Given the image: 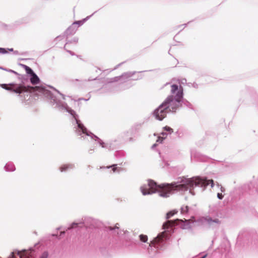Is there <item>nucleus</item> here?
<instances>
[{
  "label": "nucleus",
  "instance_id": "obj_1",
  "mask_svg": "<svg viewBox=\"0 0 258 258\" xmlns=\"http://www.w3.org/2000/svg\"><path fill=\"white\" fill-rule=\"evenodd\" d=\"M210 184L212 187H213L214 181L212 179L207 180L200 177L190 178L183 177L179 178L176 182L160 185H157L154 181L150 180L148 181L149 187L142 186L141 191L144 195L158 192L161 197L166 198L169 197L173 190H187L189 187H192L194 185L206 187Z\"/></svg>",
  "mask_w": 258,
  "mask_h": 258
},
{
  "label": "nucleus",
  "instance_id": "obj_2",
  "mask_svg": "<svg viewBox=\"0 0 258 258\" xmlns=\"http://www.w3.org/2000/svg\"><path fill=\"white\" fill-rule=\"evenodd\" d=\"M171 92L172 94L175 95V97H174L173 96H169L162 104L168 111H170L174 112L179 107L180 100L182 98V88L181 86L178 88L177 85H172Z\"/></svg>",
  "mask_w": 258,
  "mask_h": 258
},
{
  "label": "nucleus",
  "instance_id": "obj_3",
  "mask_svg": "<svg viewBox=\"0 0 258 258\" xmlns=\"http://www.w3.org/2000/svg\"><path fill=\"white\" fill-rule=\"evenodd\" d=\"M31 89H32V88L30 87L26 88L24 86H20L15 88H12L11 91L19 94L23 93L24 100H26V103L28 104L31 102V98L32 97V94L30 90Z\"/></svg>",
  "mask_w": 258,
  "mask_h": 258
},
{
  "label": "nucleus",
  "instance_id": "obj_4",
  "mask_svg": "<svg viewBox=\"0 0 258 258\" xmlns=\"http://www.w3.org/2000/svg\"><path fill=\"white\" fill-rule=\"evenodd\" d=\"M33 98L36 96L41 97H48L50 95V92L42 86H33Z\"/></svg>",
  "mask_w": 258,
  "mask_h": 258
},
{
  "label": "nucleus",
  "instance_id": "obj_5",
  "mask_svg": "<svg viewBox=\"0 0 258 258\" xmlns=\"http://www.w3.org/2000/svg\"><path fill=\"white\" fill-rule=\"evenodd\" d=\"M168 112V110L166 109L164 105L162 104L155 110L154 115L156 119L159 120H162L166 116Z\"/></svg>",
  "mask_w": 258,
  "mask_h": 258
},
{
  "label": "nucleus",
  "instance_id": "obj_6",
  "mask_svg": "<svg viewBox=\"0 0 258 258\" xmlns=\"http://www.w3.org/2000/svg\"><path fill=\"white\" fill-rule=\"evenodd\" d=\"M30 253L31 251L29 250H24L22 251H14L12 252L10 258H31Z\"/></svg>",
  "mask_w": 258,
  "mask_h": 258
},
{
  "label": "nucleus",
  "instance_id": "obj_7",
  "mask_svg": "<svg viewBox=\"0 0 258 258\" xmlns=\"http://www.w3.org/2000/svg\"><path fill=\"white\" fill-rule=\"evenodd\" d=\"M182 222L183 221L182 220H179V219H176L174 221L172 220H168L165 223H164L163 225V229H167L170 227H172L174 226L175 225H178V222Z\"/></svg>",
  "mask_w": 258,
  "mask_h": 258
},
{
  "label": "nucleus",
  "instance_id": "obj_8",
  "mask_svg": "<svg viewBox=\"0 0 258 258\" xmlns=\"http://www.w3.org/2000/svg\"><path fill=\"white\" fill-rule=\"evenodd\" d=\"M165 232H163L159 234L156 238L153 240L150 243V246H155L156 243H159L163 241L165 237Z\"/></svg>",
  "mask_w": 258,
  "mask_h": 258
},
{
  "label": "nucleus",
  "instance_id": "obj_9",
  "mask_svg": "<svg viewBox=\"0 0 258 258\" xmlns=\"http://www.w3.org/2000/svg\"><path fill=\"white\" fill-rule=\"evenodd\" d=\"M22 66L25 69L26 73L28 74L31 75V77L30 78V81L31 83H32V70L28 67V66L25 64H22Z\"/></svg>",
  "mask_w": 258,
  "mask_h": 258
},
{
  "label": "nucleus",
  "instance_id": "obj_10",
  "mask_svg": "<svg viewBox=\"0 0 258 258\" xmlns=\"http://www.w3.org/2000/svg\"><path fill=\"white\" fill-rule=\"evenodd\" d=\"M162 136H159L158 137V138L157 140V142H158L159 143H161L164 139H165L166 137V134L164 133H162L161 134Z\"/></svg>",
  "mask_w": 258,
  "mask_h": 258
},
{
  "label": "nucleus",
  "instance_id": "obj_11",
  "mask_svg": "<svg viewBox=\"0 0 258 258\" xmlns=\"http://www.w3.org/2000/svg\"><path fill=\"white\" fill-rule=\"evenodd\" d=\"M177 213V211H175V210L171 211L168 212L166 214V219H169L170 217L173 216L174 215H175Z\"/></svg>",
  "mask_w": 258,
  "mask_h": 258
},
{
  "label": "nucleus",
  "instance_id": "obj_12",
  "mask_svg": "<svg viewBox=\"0 0 258 258\" xmlns=\"http://www.w3.org/2000/svg\"><path fill=\"white\" fill-rule=\"evenodd\" d=\"M40 80L37 76L33 72V85L39 83Z\"/></svg>",
  "mask_w": 258,
  "mask_h": 258
},
{
  "label": "nucleus",
  "instance_id": "obj_13",
  "mask_svg": "<svg viewBox=\"0 0 258 258\" xmlns=\"http://www.w3.org/2000/svg\"><path fill=\"white\" fill-rule=\"evenodd\" d=\"M140 239L141 241L143 242H146L148 240V237L146 235L141 234L140 235Z\"/></svg>",
  "mask_w": 258,
  "mask_h": 258
},
{
  "label": "nucleus",
  "instance_id": "obj_14",
  "mask_svg": "<svg viewBox=\"0 0 258 258\" xmlns=\"http://www.w3.org/2000/svg\"><path fill=\"white\" fill-rule=\"evenodd\" d=\"M207 221L209 224H211L212 222H214L216 223H219L220 221L218 219H215L214 220H212L211 218H209L206 219Z\"/></svg>",
  "mask_w": 258,
  "mask_h": 258
},
{
  "label": "nucleus",
  "instance_id": "obj_15",
  "mask_svg": "<svg viewBox=\"0 0 258 258\" xmlns=\"http://www.w3.org/2000/svg\"><path fill=\"white\" fill-rule=\"evenodd\" d=\"M78 127L79 128H80L82 131L83 133L85 134L86 133V128L83 126V124H81L80 123L78 124Z\"/></svg>",
  "mask_w": 258,
  "mask_h": 258
},
{
  "label": "nucleus",
  "instance_id": "obj_16",
  "mask_svg": "<svg viewBox=\"0 0 258 258\" xmlns=\"http://www.w3.org/2000/svg\"><path fill=\"white\" fill-rule=\"evenodd\" d=\"M0 86L4 89H6V90H12V88H10V87H8L7 86V85L6 84H1Z\"/></svg>",
  "mask_w": 258,
  "mask_h": 258
},
{
  "label": "nucleus",
  "instance_id": "obj_17",
  "mask_svg": "<svg viewBox=\"0 0 258 258\" xmlns=\"http://www.w3.org/2000/svg\"><path fill=\"white\" fill-rule=\"evenodd\" d=\"M48 255V252L47 251H44L41 254L40 258H47Z\"/></svg>",
  "mask_w": 258,
  "mask_h": 258
},
{
  "label": "nucleus",
  "instance_id": "obj_18",
  "mask_svg": "<svg viewBox=\"0 0 258 258\" xmlns=\"http://www.w3.org/2000/svg\"><path fill=\"white\" fill-rule=\"evenodd\" d=\"M188 211V207L186 206L185 207H182L181 209V212L182 213H186Z\"/></svg>",
  "mask_w": 258,
  "mask_h": 258
},
{
  "label": "nucleus",
  "instance_id": "obj_19",
  "mask_svg": "<svg viewBox=\"0 0 258 258\" xmlns=\"http://www.w3.org/2000/svg\"><path fill=\"white\" fill-rule=\"evenodd\" d=\"M164 130L165 131L169 132L170 133L173 132L172 129L171 127H169V126H165L164 127Z\"/></svg>",
  "mask_w": 258,
  "mask_h": 258
},
{
  "label": "nucleus",
  "instance_id": "obj_20",
  "mask_svg": "<svg viewBox=\"0 0 258 258\" xmlns=\"http://www.w3.org/2000/svg\"><path fill=\"white\" fill-rule=\"evenodd\" d=\"M190 226L189 225V224H183V225H181V228L182 229H186V228H189Z\"/></svg>",
  "mask_w": 258,
  "mask_h": 258
},
{
  "label": "nucleus",
  "instance_id": "obj_21",
  "mask_svg": "<svg viewBox=\"0 0 258 258\" xmlns=\"http://www.w3.org/2000/svg\"><path fill=\"white\" fill-rule=\"evenodd\" d=\"M7 52V51L6 49L0 47V53L2 54H5Z\"/></svg>",
  "mask_w": 258,
  "mask_h": 258
},
{
  "label": "nucleus",
  "instance_id": "obj_22",
  "mask_svg": "<svg viewBox=\"0 0 258 258\" xmlns=\"http://www.w3.org/2000/svg\"><path fill=\"white\" fill-rule=\"evenodd\" d=\"M1 69L3 70L4 71H7V72H9L15 73V72L12 70H8L6 68H4L3 67H2V69Z\"/></svg>",
  "mask_w": 258,
  "mask_h": 258
},
{
  "label": "nucleus",
  "instance_id": "obj_23",
  "mask_svg": "<svg viewBox=\"0 0 258 258\" xmlns=\"http://www.w3.org/2000/svg\"><path fill=\"white\" fill-rule=\"evenodd\" d=\"M217 197L220 199V200H222L223 198V195H222V193H218L217 194Z\"/></svg>",
  "mask_w": 258,
  "mask_h": 258
},
{
  "label": "nucleus",
  "instance_id": "obj_24",
  "mask_svg": "<svg viewBox=\"0 0 258 258\" xmlns=\"http://www.w3.org/2000/svg\"><path fill=\"white\" fill-rule=\"evenodd\" d=\"M77 226V224L74 223L72 224L70 228H69V229H70L74 228L76 227Z\"/></svg>",
  "mask_w": 258,
  "mask_h": 258
},
{
  "label": "nucleus",
  "instance_id": "obj_25",
  "mask_svg": "<svg viewBox=\"0 0 258 258\" xmlns=\"http://www.w3.org/2000/svg\"><path fill=\"white\" fill-rule=\"evenodd\" d=\"M110 230H113L115 229V228L114 227L109 226L108 228Z\"/></svg>",
  "mask_w": 258,
  "mask_h": 258
},
{
  "label": "nucleus",
  "instance_id": "obj_26",
  "mask_svg": "<svg viewBox=\"0 0 258 258\" xmlns=\"http://www.w3.org/2000/svg\"><path fill=\"white\" fill-rule=\"evenodd\" d=\"M118 225H119V224H118V223H117V224L115 225V226L114 227V228H115V229H118V228H119Z\"/></svg>",
  "mask_w": 258,
  "mask_h": 258
},
{
  "label": "nucleus",
  "instance_id": "obj_27",
  "mask_svg": "<svg viewBox=\"0 0 258 258\" xmlns=\"http://www.w3.org/2000/svg\"><path fill=\"white\" fill-rule=\"evenodd\" d=\"M206 256H207V254L205 255L204 256H203V257H202L201 258H206Z\"/></svg>",
  "mask_w": 258,
  "mask_h": 258
},
{
  "label": "nucleus",
  "instance_id": "obj_28",
  "mask_svg": "<svg viewBox=\"0 0 258 258\" xmlns=\"http://www.w3.org/2000/svg\"><path fill=\"white\" fill-rule=\"evenodd\" d=\"M133 140V139L132 138H130V141H132Z\"/></svg>",
  "mask_w": 258,
  "mask_h": 258
},
{
  "label": "nucleus",
  "instance_id": "obj_29",
  "mask_svg": "<svg viewBox=\"0 0 258 258\" xmlns=\"http://www.w3.org/2000/svg\"><path fill=\"white\" fill-rule=\"evenodd\" d=\"M9 50L10 51H12L13 50V48H11V49H9Z\"/></svg>",
  "mask_w": 258,
  "mask_h": 258
},
{
  "label": "nucleus",
  "instance_id": "obj_30",
  "mask_svg": "<svg viewBox=\"0 0 258 258\" xmlns=\"http://www.w3.org/2000/svg\"><path fill=\"white\" fill-rule=\"evenodd\" d=\"M184 221L185 222H187L188 221L187 220H186V219H184Z\"/></svg>",
  "mask_w": 258,
  "mask_h": 258
},
{
  "label": "nucleus",
  "instance_id": "obj_31",
  "mask_svg": "<svg viewBox=\"0 0 258 258\" xmlns=\"http://www.w3.org/2000/svg\"><path fill=\"white\" fill-rule=\"evenodd\" d=\"M0 69H2V67H0Z\"/></svg>",
  "mask_w": 258,
  "mask_h": 258
}]
</instances>
